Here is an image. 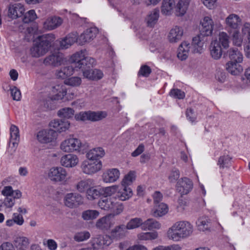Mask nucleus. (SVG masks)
Here are the masks:
<instances>
[{
    "mask_svg": "<svg viewBox=\"0 0 250 250\" xmlns=\"http://www.w3.org/2000/svg\"><path fill=\"white\" fill-rule=\"evenodd\" d=\"M86 50L77 52L72 56L71 62H77L79 69H81L84 78L92 80L102 78V72L97 69H91L96 64L95 60L89 56H85Z\"/></svg>",
    "mask_w": 250,
    "mask_h": 250,
    "instance_id": "nucleus-1",
    "label": "nucleus"
},
{
    "mask_svg": "<svg viewBox=\"0 0 250 250\" xmlns=\"http://www.w3.org/2000/svg\"><path fill=\"white\" fill-rule=\"evenodd\" d=\"M53 34H44L39 36L36 43L30 48V55L32 57L39 58L45 54L51 46L55 40Z\"/></svg>",
    "mask_w": 250,
    "mask_h": 250,
    "instance_id": "nucleus-2",
    "label": "nucleus"
},
{
    "mask_svg": "<svg viewBox=\"0 0 250 250\" xmlns=\"http://www.w3.org/2000/svg\"><path fill=\"white\" fill-rule=\"evenodd\" d=\"M193 231V227L187 221H179L175 223L168 230L167 236L170 239L178 241L189 236Z\"/></svg>",
    "mask_w": 250,
    "mask_h": 250,
    "instance_id": "nucleus-3",
    "label": "nucleus"
},
{
    "mask_svg": "<svg viewBox=\"0 0 250 250\" xmlns=\"http://www.w3.org/2000/svg\"><path fill=\"white\" fill-rule=\"evenodd\" d=\"M229 37L225 32L219 33L218 40L212 41L209 46L210 53L211 57L215 60H218L222 55L223 51L221 45L224 48L229 46Z\"/></svg>",
    "mask_w": 250,
    "mask_h": 250,
    "instance_id": "nucleus-4",
    "label": "nucleus"
},
{
    "mask_svg": "<svg viewBox=\"0 0 250 250\" xmlns=\"http://www.w3.org/2000/svg\"><path fill=\"white\" fill-rule=\"evenodd\" d=\"M98 205L101 209L109 211L113 216L119 215L124 210L123 204L116 202L115 197L104 196L99 200Z\"/></svg>",
    "mask_w": 250,
    "mask_h": 250,
    "instance_id": "nucleus-5",
    "label": "nucleus"
},
{
    "mask_svg": "<svg viewBox=\"0 0 250 250\" xmlns=\"http://www.w3.org/2000/svg\"><path fill=\"white\" fill-rule=\"evenodd\" d=\"M107 114L104 111H82L75 114L74 117L77 121H85L86 120L96 122L106 117Z\"/></svg>",
    "mask_w": 250,
    "mask_h": 250,
    "instance_id": "nucleus-6",
    "label": "nucleus"
},
{
    "mask_svg": "<svg viewBox=\"0 0 250 250\" xmlns=\"http://www.w3.org/2000/svg\"><path fill=\"white\" fill-rule=\"evenodd\" d=\"M84 145H82L81 141L77 138H70L63 141L61 145V148L66 152H72L74 151H80L83 149Z\"/></svg>",
    "mask_w": 250,
    "mask_h": 250,
    "instance_id": "nucleus-7",
    "label": "nucleus"
},
{
    "mask_svg": "<svg viewBox=\"0 0 250 250\" xmlns=\"http://www.w3.org/2000/svg\"><path fill=\"white\" fill-rule=\"evenodd\" d=\"M52 91L54 93L51 99H48L43 102L45 110H50L53 108L52 104V100H62L66 94V88L60 84L56 85L52 87Z\"/></svg>",
    "mask_w": 250,
    "mask_h": 250,
    "instance_id": "nucleus-8",
    "label": "nucleus"
},
{
    "mask_svg": "<svg viewBox=\"0 0 250 250\" xmlns=\"http://www.w3.org/2000/svg\"><path fill=\"white\" fill-rule=\"evenodd\" d=\"M102 167L101 161L97 160L95 162L85 160L81 164L82 171L86 174H92L100 170Z\"/></svg>",
    "mask_w": 250,
    "mask_h": 250,
    "instance_id": "nucleus-9",
    "label": "nucleus"
},
{
    "mask_svg": "<svg viewBox=\"0 0 250 250\" xmlns=\"http://www.w3.org/2000/svg\"><path fill=\"white\" fill-rule=\"evenodd\" d=\"M77 33H71L67 35L61 41H56L55 43V49L57 50L66 49L74 42H77Z\"/></svg>",
    "mask_w": 250,
    "mask_h": 250,
    "instance_id": "nucleus-10",
    "label": "nucleus"
},
{
    "mask_svg": "<svg viewBox=\"0 0 250 250\" xmlns=\"http://www.w3.org/2000/svg\"><path fill=\"white\" fill-rule=\"evenodd\" d=\"M64 204L70 208H75L82 205L83 199L81 195L77 193H69L64 197Z\"/></svg>",
    "mask_w": 250,
    "mask_h": 250,
    "instance_id": "nucleus-11",
    "label": "nucleus"
},
{
    "mask_svg": "<svg viewBox=\"0 0 250 250\" xmlns=\"http://www.w3.org/2000/svg\"><path fill=\"white\" fill-rule=\"evenodd\" d=\"M177 191L181 195L188 193L192 189L193 183L191 180L187 177L180 179L176 186Z\"/></svg>",
    "mask_w": 250,
    "mask_h": 250,
    "instance_id": "nucleus-12",
    "label": "nucleus"
},
{
    "mask_svg": "<svg viewBox=\"0 0 250 250\" xmlns=\"http://www.w3.org/2000/svg\"><path fill=\"white\" fill-rule=\"evenodd\" d=\"M98 32V29L96 27L87 29L79 37H78L77 42L80 45L89 42L96 37Z\"/></svg>",
    "mask_w": 250,
    "mask_h": 250,
    "instance_id": "nucleus-13",
    "label": "nucleus"
},
{
    "mask_svg": "<svg viewBox=\"0 0 250 250\" xmlns=\"http://www.w3.org/2000/svg\"><path fill=\"white\" fill-rule=\"evenodd\" d=\"M24 8L21 3L9 4L8 7L7 15L8 18L14 20L21 17L24 13Z\"/></svg>",
    "mask_w": 250,
    "mask_h": 250,
    "instance_id": "nucleus-14",
    "label": "nucleus"
},
{
    "mask_svg": "<svg viewBox=\"0 0 250 250\" xmlns=\"http://www.w3.org/2000/svg\"><path fill=\"white\" fill-rule=\"evenodd\" d=\"M57 133L53 129L40 131L37 135L38 140L42 143H48L55 140Z\"/></svg>",
    "mask_w": 250,
    "mask_h": 250,
    "instance_id": "nucleus-15",
    "label": "nucleus"
},
{
    "mask_svg": "<svg viewBox=\"0 0 250 250\" xmlns=\"http://www.w3.org/2000/svg\"><path fill=\"white\" fill-rule=\"evenodd\" d=\"M201 25L199 27L200 34L203 37H207L211 35L213 30V21L209 17H205L201 21Z\"/></svg>",
    "mask_w": 250,
    "mask_h": 250,
    "instance_id": "nucleus-16",
    "label": "nucleus"
},
{
    "mask_svg": "<svg viewBox=\"0 0 250 250\" xmlns=\"http://www.w3.org/2000/svg\"><path fill=\"white\" fill-rule=\"evenodd\" d=\"M67 175L65 169L62 167H54L50 169L49 177L52 181L61 182L64 180Z\"/></svg>",
    "mask_w": 250,
    "mask_h": 250,
    "instance_id": "nucleus-17",
    "label": "nucleus"
},
{
    "mask_svg": "<svg viewBox=\"0 0 250 250\" xmlns=\"http://www.w3.org/2000/svg\"><path fill=\"white\" fill-rule=\"evenodd\" d=\"M63 54L61 53L58 52L53 53L52 55L46 57L43 61V63L45 65L58 66L62 64L63 62Z\"/></svg>",
    "mask_w": 250,
    "mask_h": 250,
    "instance_id": "nucleus-18",
    "label": "nucleus"
},
{
    "mask_svg": "<svg viewBox=\"0 0 250 250\" xmlns=\"http://www.w3.org/2000/svg\"><path fill=\"white\" fill-rule=\"evenodd\" d=\"M72 57L70 58L69 62H71V65L70 66H65L62 68L57 73V76L58 78L62 79H65L68 77L70 76L73 74V71L76 69L78 70L79 66L78 65V63L71 62Z\"/></svg>",
    "mask_w": 250,
    "mask_h": 250,
    "instance_id": "nucleus-19",
    "label": "nucleus"
},
{
    "mask_svg": "<svg viewBox=\"0 0 250 250\" xmlns=\"http://www.w3.org/2000/svg\"><path fill=\"white\" fill-rule=\"evenodd\" d=\"M51 127L54 128L56 132H62L69 128L70 123L66 119L54 120L49 123Z\"/></svg>",
    "mask_w": 250,
    "mask_h": 250,
    "instance_id": "nucleus-20",
    "label": "nucleus"
},
{
    "mask_svg": "<svg viewBox=\"0 0 250 250\" xmlns=\"http://www.w3.org/2000/svg\"><path fill=\"white\" fill-rule=\"evenodd\" d=\"M62 23V20L59 17H51L46 20L43 23V28L52 30L60 26Z\"/></svg>",
    "mask_w": 250,
    "mask_h": 250,
    "instance_id": "nucleus-21",
    "label": "nucleus"
},
{
    "mask_svg": "<svg viewBox=\"0 0 250 250\" xmlns=\"http://www.w3.org/2000/svg\"><path fill=\"white\" fill-rule=\"evenodd\" d=\"M183 35V29L181 27L175 26L170 30L168 35V39L170 42L175 43L181 40Z\"/></svg>",
    "mask_w": 250,
    "mask_h": 250,
    "instance_id": "nucleus-22",
    "label": "nucleus"
},
{
    "mask_svg": "<svg viewBox=\"0 0 250 250\" xmlns=\"http://www.w3.org/2000/svg\"><path fill=\"white\" fill-rule=\"evenodd\" d=\"M79 162V159L75 155L69 154L63 156L61 159L62 166L66 167H75Z\"/></svg>",
    "mask_w": 250,
    "mask_h": 250,
    "instance_id": "nucleus-23",
    "label": "nucleus"
},
{
    "mask_svg": "<svg viewBox=\"0 0 250 250\" xmlns=\"http://www.w3.org/2000/svg\"><path fill=\"white\" fill-rule=\"evenodd\" d=\"M132 194V190L130 188L121 185L114 197L115 198L118 197L121 201H125L130 198Z\"/></svg>",
    "mask_w": 250,
    "mask_h": 250,
    "instance_id": "nucleus-24",
    "label": "nucleus"
},
{
    "mask_svg": "<svg viewBox=\"0 0 250 250\" xmlns=\"http://www.w3.org/2000/svg\"><path fill=\"white\" fill-rule=\"evenodd\" d=\"M241 19L239 17L234 14L229 15L226 19V22L229 28V30H234L239 29V24L241 22Z\"/></svg>",
    "mask_w": 250,
    "mask_h": 250,
    "instance_id": "nucleus-25",
    "label": "nucleus"
},
{
    "mask_svg": "<svg viewBox=\"0 0 250 250\" xmlns=\"http://www.w3.org/2000/svg\"><path fill=\"white\" fill-rule=\"evenodd\" d=\"M104 150L101 147L93 148L86 153V157L88 160L95 162L100 161L99 159L104 155Z\"/></svg>",
    "mask_w": 250,
    "mask_h": 250,
    "instance_id": "nucleus-26",
    "label": "nucleus"
},
{
    "mask_svg": "<svg viewBox=\"0 0 250 250\" xmlns=\"http://www.w3.org/2000/svg\"><path fill=\"white\" fill-rule=\"evenodd\" d=\"M120 176V172L117 168L109 169L103 175L104 181L106 183H112L116 181Z\"/></svg>",
    "mask_w": 250,
    "mask_h": 250,
    "instance_id": "nucleus-27",
    "label": "nucleus"
},
{
    "mask_svg": "<svg viewBox=\"0 0 250 250\" xmlns=\"http://www.w3.org/2000/svg\"><path fill=\"white\" fill-rule=\"evenodd\" d=\"M159 18V10L155 8L147 15L146 21L147 26L152 27L156 24Z\"/></svg>",
    "mask_w": 250,
    "mask_h": 250,
    "instance_id": "nucleus-28",
    "label": "nucleus"
},
{
    "mask_svg": "<svg viewBox=\"0 0 250 250\" xmlns=\"http://www.w3.org/2000/svg\"><path fill=\"white\" fill-rule=\"evenodd\" d=\"M175 6L174 0H163L161 7V13L165 15H170Z\"/></svg>",
    "mask_w": 250,
    "mask_h": 250,
    "instance_id": "nucleus-29",
    "label": "nucleus"
},
{
    "mask_svg": "<svg viewBox=\"0 0 250 250\" xmlns=\"http://www.w3.org/2000/svg\"><path fill=\"white\" fill-rule=\"evenodd\" d=\"M206 37H203L200 34L192 39L191 45L194 49V52L201 53L204 42L206 41Z\"/></svg>",
    "mask_w": 250,
    "mask_h": 250,
    "instance_id": "nucleus-30",
    "label": "nucleus"
},
{
    "mask_svg": "<svg viewBox=\"0 0 250 250\" xmlns=\"http://www.w3.org/2000/svg\"><path fill=\"white\" fill-rule=\"evenodd\" d=\"M190 44L187 42H182L178 49L177 57L182 61L185 60L188 57Z\"/></svg>",
    "mask_w": 250,
    "mask_h": 250,
    "instance_id": "nucleus-31",
    "label": "nucleus"
},
{
    "mask_svg": "<svg viewBox=\"0 0 250 250\" xmlns=\"http://www.w3.org/2000/svg\"><path fill=\"white\" fill-rule=\"evenodd\" d=\"M109 237L107 235L104 236L101 235H97L96 237L93 238L91 241L92 247H95L98 250L101 247L104 245L108 246L110 242H107Z\"/></svg>",
    "mask_w": 250,
    "mask_h": 250,
    "instance_id": "nucleus-32",
    "label": "nucleus"
},
{
    "mask_svg": "<svg viewBox=\"0 0 250 250\" xmlns=\"http://www.w3.org/2000/svg\"><path fill=\"white\" fill-rule=\"evenodd\" d=\"M230 61L229 62L240 63L243 61V55L237 48L230 49L227 52Z\"/></svg>",
    "mask_w": 250,
    "mask_h": 250,
    "instance_id": "nucleus-33",
    "label": "nucleus"
},
{
    "mask_svg": "<svg viewBox=\"0 0 250 250\" xmlns=\"http://www.w3.org/2000/svg\"><path fill=\"white\" fill-rule=\"evenodd\" d=\"M111 214L106 215L99 219L96 224V227L103 230H106L111 227L110 216Z\"/></svg>",
    "mask_w": 250,
    "mask_h": 250,
    "instance_id": "nucleus-34",
    "label": "nucleus"
},
{
    "mask_svg": "<svg viewBox=\"0 0 250 250\" xmlns=\"http://www.w3.org/2000/svg\"><path fill=\"white\" fill-rule=\"evenodd\" d=\"M198 229L200 231L208 230L211 227V220L206 216H202L198 218L196 222Z\"/></svg>",
    "mask_w": 250,
    "mask_h": 250,
    "instance_id": "nucleus-35",
    "label": "nucleus"
},
{
    "mask_svg": "<svg viewBox=\"0 0 250 250\" xmlns=\"http://www.w3.org/2000/svg\"><path fill=\"white\" fill-rule=\"evenodd\" d=\"M226 70L231 75L235 76L243 71V68L239 63L228 62L226 64Z\"/></svg>",
    "mask_w": 250,
    "mask_h": 250,
    "instance_id": "nucleus-36",
    "label": "nucleus"
},
{
    "mask_svg": "<svg viewBox=\"0 0 250 250\" xmlns=\"http://www.w3.org/2000/svg\"><path fill=\"white\" fill-rule=\"evenodd\" d=\"M155 210L152 213V215L155 217H162L168 211L167 206L163 203L155 205Z\"/></svg>",
    "mask_w": 250,
    "mask_h": 250,
    "instance_id": "nucleus-37",
    "label": "nucleus"
},
{
    "mask_svg": "<svg viewBox=\"0 0 250 250\" xmlns=\"http://www.w3.org/2000/svg\"><path fill=\"white\" fill-rule=\"evenodd\" d=\"M190 0H180L175 6L176 12L178 16H183L185 14L189 3Z\"/></svg>",
    "mask_w": 250,
    "mask_h": 250,
    "instance_id": "nucleus-38",
    "label": "nucleus"
},
{
    "mask_svg": "<svg viewBox=\"0 0 250 250\" xmlns=\"http://www.w3.org/2000/svg\"><path fill=\"white\" fill-rule=\"evenodd\" d=\"M160 228L161 224L152 218L148 219L143 223V229H145L152 230L153 229H159Z\"/></svg>",
    "mask_w": 250,
    "mask_h": 250,
    "instance_id": "nucleus-39",
    "label": "nucleus"
},
{
    "mask_svg": "<svg viewBox=\"0 0 250 250\" xmlns=\"http://www.w3.org/2000/svg\"><path fill=\"white\" fill-rule=\"evenodd\" d=\"M104 190L101 189H97L94 187L89 188L86 191L87 197L89 200H93L99 198L102 194Z\"/></svg>",
    "mask_w": 250,
    "mask_h": 250,
    "instance_id": "nucleus-40",
    "label": "nucleus"
},
{
    "mask_svg": "<svg viewBox=\"0 0 250 250\" xmlns=\"http://www.w3.org/2000/svg\"><path fill=\"white\" fill-rule=\"evenodd\" d=\"M15 246L19 249H23L26 248L29 244V239L25 237L19 236L17 237L14 240Z\"/></svg>",
    "mask_w": 250,
    "mask_h": 250,
    "instance_id": "nucleus-41",
    "label": "nucleus"
},
{
    "mask_svg": "<svg viewBox=\"0 0 250 250\" xmlns=\"http://www.w3.org/2000/svg\"><path fill=\"white\" fill-rule=\"evenodd\" d=\"M74 110L70 107H64L60 109L58 112V115L62 118L70 119L73 117Z\"/></svg>",
    "mask_w": 250,
    "mask_h": 250,
    "instance_id": "nucleus-42",
    "label": "nucleus"
},
{
    "mask_svg": "<svg viewBox=\"0 0 250 250\" xmlns=\"http://www.w3.org/2000/svg\"><path fill=\"white\" fill-rule=\"evenodd\" d=\"M231 35L232 40L233 44L237 46H240L243 42V39L239 34V29L234 30H228Z\"/></svg>",
    "mask_w": 250,
    "mask_h": 250,
    "instance_id": "nucleus-43",
    "label": "nucleus"
},
{
    "mask_svg": "<svg viewBox=\"0 0 250 250\" xmlns=\"http://www.w3.org/2000/svg\"><path fill=\"white\" fill-rule=\"evenodd\" d=\"M144 222L140 218H134L130 220L127 223L126 227L127 229H132L142 226L143 228Z\"/></svg>",
    "mask_w": 250,
    "mask_h": 250,
    "instance_id": "nucleus-44",
    "label": "nucleus"
},
{
    "mask_svg": "<svg viewBox=\"0 0 250 250\" xmlns=\"http://www.w3.org/2000/svg\"><path fill=\"white\" fill-rule=\"evenodd\" d=\"M10 142L15 146V144H18L17 142L19 140L20 138L19 129L17 126L15 125H11L10 127Z\"/></svg>",
    "mask_w": 250,
    "mask_h": 250,
    "instance_id": "nucleus-45",
    "label": "nucleus"
},
{
    "mask_svg": "<svg viewBox=\"0 0 250 250\" xmlns=\"http://www.w3.org/2000/svg\"><path fill=\"white\" fill-rule=\"evenodd\" d=\"M127 229L126 226L125 225H121L116 227L111 231V233L114 237H121L124 236L125 232Z\"/></svg>",
    "mask_w": 250,
    "mask_h": 250,
    "instance_id": "nucleus-46",
    "label": "nucleus"
},
{
    "mask_svg": "<svg viewBox=\"0 0 250 250\" xmlns=\"http://www.w3.org/2000/svg\"><path fill=\"white\" fill-rule=\"evenodd\" d=\"M99 215L98 211L95 210H87L82 213V217L84 220L96 219Z\"/></svg>",
    "mask_w": 250,
    "mask_h": 250,
    "instance_id": "nucleus-47",
    "label": "nucleus"
},
{
    "mask_svg": "<svg viewBox=\"0 0 250 250\" xmlns=\"http://www.w3.org/2000/svg\"><path fill=\"white\" fill-rule=\"evenodd\" d=\"M157 232H142L138 235V238L140 240H154L157 238Z\"/></svg>",
    "mask_w": 250,
    "mask_h": 250,
    "instance_id": "nucleus-48",
    "label": "nucleus"
},
{
    "mask_svg": "<svg viewBox=\"0 0 250 250\" xmlns=\"http://www.w3.org/2000/svg\"><path fill=\"white\" fill-rule=\"evenodd\" d=\"M230 158L229 155H223L220 156L218 159L217 164L220 168L229 167L230 164Z\"/></svg>",
    "mask_w": 250,
    "mask_h": 250,
    "instance_id": "nucleus-49",
    "label": "nucleus"
},
{
    "mask_svg": "<svg viewBox=\"0 0 250 250\" xmlns=\"http://www.w3.org/2000/svg\"><path fill=\"white\" fill-rule=\"evenodd\" d=\"M37 18L36 14L34 10H29L23 16L22 21L24 23L33 21Z\"/></svg>",
    "mask_w": 250,
    "mask_h": 250,
    "instance_id": "nucleus-50",
    "label": "nucleus"
},
{
    "mask_svg": "<svg viewBox=\"0 0 250 250\" xmlns=\"http://www.w3.org/2000/svg\"><path fill=\"white\" fill-rule=\"evenodd\" d=\"M135 179V174L134 171H130L126 174L122 181V185L128 187Z\"/></svg>",
    "mask_w": 250,
    "mask_h": 250,
    "instance_id": "nucleus-51",
    "label": "nucleus"
},
{
    "mask_svg": "<svg viewBox=\"0 0 250 250\" xmlns=\"http://www.w3.org/2000/svg\"><path fill=\"white\" fill-rule=\"evenodd\" d=\"M90 234L88 231H82L77 233L74 237V240L77 242H82L89 238Z\"/></svg>",
    "mask_w": 250,
    "mask_h": 250,
    "instance_id": "nucleus-52",
    "label": "nucleus"
},
{
    "mask_svg": "<svg viewBox=\"0 0 250 250\" xmlns=\"http://www.w3.org/2000/svg\"><path fill=\"white\" fill-rule=\"evenodd\" d=\"M89 187V182L87 180H81L78 183L76 187L78 191L83 192L86 190H87Z\"/></svg>",
    "mask_w": 250,
    "mask_h": 250,
    "instance_id": "nucleus-53",
    "label": "nucleus"
},
{
    "mask_svg": "<svg viewBox=\"0 0 250 250\" xmlns=\"http://www.w3.org/2000/svg\"><path fill=\"white\" fill-rule=\"evenodd\" d=\"M81 79L78 77H72L65 81V83L73 86H77L81 83Z\"/></svg>",
    "mask_w": 250,
    "mask_h": 250,
    "instance_id": "nucleus-54",
    "label": "nucleus"
},
{
    "mask_svg": "<svg viewBox=\"0 0 250 250\" xmlns=\"http://www.w3.org/2000/svg\"><path fill=\"white\" fill-rule=\"evenodd\" d=\"M118 188L119 186L116 185L105 188L104 189L105 196L111 197L113 194H116Z\"/></svg>",
    "mask_w": 250,
    "mask_h": 250,
    "instance_id": "nucleus-55",
    "label": "nucleus"
},
{
    "mask_svg": "<svg viewBox=\"0 0 250 250\" xmlns=\"http://www.w3.org/2000/svg\"><path fill=\"white\" fill-rule=\"evenodd\" d=\"M170 95L179 99H183L185 96V93L179 89H171L170 92Z\"/></svg>",
    "mask_w": 250,
    "mask_h": 250,
    "instance_id": "nucleus-56",
    "label": "nucleus"
},
{
    "mask_svg": "<svg viewBox=\"0 0 250 250\" xmlns=\"http://www.w3.org/2000/svg\"><path fill=\"white\" fill-rule=\"evenodd\" d=\"M11 94L14 100L19 101L21 97V92L16 87L14 86L11 89Z\"/></svg>",
    "mask_w": 250,
    "mask_h": 250,
    "instance_id": "nucleus-57",
    "label": "nucleus"
},
{
    "mask_svg": "<svg viewBox=\"0 0 250 250\" xmlns=\"http://www.w3.org/2000/svg\"><path fill=\"white\" fill-rule=\"evenodd\" d=\"M180 176V172L178 169H173L169 176H168V179L170 182H175Z\"/></svg>",
    "mask_w": 250,
    "mask_h": 250,
    "instance_id": "nucleus-58",
    "label": "nucleus"
},
{
    "mask_svg": "<svg viewBox=\"0 0 250 250\" xmlns=\"http://www.w3.org/2000/svg\"><path fill=\"white\" fill-rule=\"evenodd\" d=\"M151 69L149 66L147 65H144L141 67L138 74L145 77H148L151 73Z\"/></svg>",
    "mask_w": 250,
    "mask_h": 250,
    "instance_id": "nucleus-59",
    "label": "nucleus"
},
{
    "mask_svg": "<svg viewBox=\"0 0 250 250\" xmlns=\"http://www.w3.org/2000/svg\"><path fill=\"white\" fill-rule=\"evenodd\" d=\"M15 199L12 196H7L5 198L3 204L7 208H11L14 205Z\"/></svg>",
    "mask_w": 250,
    "mask_h": 250,
    "instance_id": "nucleus-60",
    "label": "nucleus"
},
{
    "mask_svg": "<svg viewBox=\"0 0 250 250\" xmlns=\"http://www.w3.org/2000/svg\"><path fill=\"white\" fill-rule=\"evenodd\" d=\"M203 4L210 9L216 6V0H202Z\"/></svg>",
    "mask_w": 250,
    "mask_h": 250,
    "instance_id": "nucleus-61",
    "label": "nucleus"
},
{
    "mask_svg": "<svg viewBox=\"0 0 250 250\" xmlns=\"http://www.w3.org/2000/svg\"><path fill=\"white\" fill-rule=\"evenodd\" d=\"M0 250H15V249L11 243L5 242L0 245Z\"/></svg>",
    "mask_w": 250,
    "mask_h": 250,
    "instance_id": "nucleus-62",
    "label": "nucleus"
},
{
    "mask_svg": "<svg viewBox=\"0 0 250 250\" xmlns=\"http://www.w3.org/2000/svg\"><path fill=\"white\" fill-rule=\"evenodd\" d=\"M13 216L14 223L19 225H22L24 220L21 215L15 213L13 214Z\"/></svg>",
    "mask_w": 250,
    "mask_h": 250,
    "instance_id": "nucleus-63",
    "label": "nucleus"
},
{
    "mask_svg": "<svg viewBox=\"0 0 250 250\" xmlns=\"http://www.w3.org/2000/svg\"><path fill=\"white\" fill-rule=\"evenodd\" d=\"M242 32L244 34H248L249 43H250V24L245 23L242 29Z\"/></svg>",
    "mask_w": 250,
    "mask_h": 250,
    "instance_id": "nucleus-64",
    "label": "nucleus"
}]
</instances>
